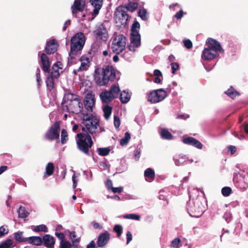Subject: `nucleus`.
Returning <instances> with one entry per match:
<instances>
[{
	"instance_id": "1",
	"label": "nucleus",
	"mask_w": 248,
	"mask_h": 248,
	"mask_svg": "<svg viewBox=\"0 0 248 248\" xmlns=\"http://www.w3.org/2000/svg\"><path fill=\"white\" fill-rule=\"evenodd\" d=\"M81 115L80 125L83 133L77 134L76 140L78 149L86 155H89L90 149L93 144L90 134L93 135L97 132L100 121L93 114L82 113Z\"/></svg>"
},
{
	"instance_id": "2",
	"label": "nucleus",
	"mask_w": 248,
	"mask_h": 248,
	"mask_svg": "<svg viewBox=\"0 0 248 248\" xmlns=\"http://www.w3.org/2000/svg\"><path fill=\"white\" fill-rule=\"evenodd\" d=\"M62 108L65 111L78 114L81 111L83 104L78 95L75 93H67L64 95Z\"/></svg>"
},
{
	"instance_id": "3",
	"label": "nucleus",
	"mask_w": 248,
	"mask_h": 248,
	"mask_svg": "<svg viewBox=\"0 0 248 248\" xmlns=\"http://www.w3.org/2000/svg\"><path fill=\"white\" fill-rule=\"evenodd\" d=\"M206 47L202 51V58L205 61H211L216 58L218 52L223 51L219 42L214 39L208 38L206 41Z\"/></svg>"
},
{
	"instance_id": "4",
	"label": "nucleus",
	"mask_w": 248,
	"mask_h": 248,
	"mask_svg": "<svg viewBox=\"0 0 248 248\" xmlns=\"http://www.w3.org/2000/svg\"><path fill=\"white\" fill-rule=\"evenodd\" d=\"M85 38L81 32L76 33L71 39L70 51L69 54L68 62H72V60L75 57L81 54L85 44Z\"/></svg>"
},
{
	"instance_id": "5",
	"label": "nucleus",
	"mask_w": 248,
	"mask_h": 248,
	"mask_svg": "<svg viewBox=\"0 0 248 248\" xmlns=\"http://www.w3.org/2000/svg\"><path fill=\"white\" fill-rule=\"evenodd\" d=\"M140 24L137 21H134L132 24L130 33L131 45L128 46L129 50L132 52L135 51L141 45V36L139 32Z\"/></svg>"
},
{
	"instance_id": "6",
	"label": "nucleus",
	"mask_w": 248,
	"mask_h": 248,
	"mask_svg": "<svg viewBox=\"0 0 248 248\" xmlns=\"http://www.w3.org/2000/svg\"><path fill=\"white\" fill-rule=\"evenodd\" d=\"M187 209L191 217H199L205 211V207L201 200L197 198L192 202L189 203Z\"/></svg>"
},
{
	"instance_id": "7",
	"label": "nucleus",
	"mask_w": 248,
	"mask_h": 248,
	"mask_svg": "<svg viewBox=\"0 0 248 248\" xmlns=\"http://www.w3.org/2000/svg\"><path fill=\"white\" fill-rule=\"evenodd\" d=\"M126 37L123 34H119L113 39L111 48L114 53L119 54L124 49L126 45Z\"/></svg>"
},
{
	"instance_id": "8",
	"label": "nucleus",
	"mask_w": 248,
	"mask_h": 248,
	"mask_svg": "<svg viewBox=\"0 0 248 248\" xmlns=\"http://www.w3.org/2000/svg\"><path fill=\"white\" fill-rule=\"evenodd\" d=\"M129 16L124 10V6L120 5L116 9V12L114 14V18L116 23L120 26H125L128 20Z\"/></svg>"
},
{
	"instance_id": "9",
	"label": "nucleus",
	"mask_w": 248,
	"mask_h": 248,
	"mask_svg": "<svg viewBox=\"0 0 248 248\" xmlns=\"http://www.w3.org/2000/svg\"><path fill=\"white\" fill-rule=\"evenodd\" d=\"M61 121L55 122L45 134V138L50 141L59 140Z\"/></svg>"
},
{
	"instance_id": "10",
	"label": "nucleus",
	"mask_w": 248,
	"mask_h": 248,
	"mask_svg": "<svg viewBox=\"0 0 248 248\" xmlns=\"http://www.w3.org/2000/svg\"><path fill=\"white\" fill-rule=\"evenodd\" d=\"M167 96V93L163 89L151 91L148 97V101L151 103H156L162 101Z\"/></svg>"
},
{
	"instance_id": "11",
	"label": "nucleus",
	"mask_w": 248,
	"mask_h": 248,
	"mask_svg": "<svg viewBox=\"0 0 248 248\" xmlns=\"http://www.w3.org/2000/svg\"><path fill=\"white\" fill-rule=\"evenodd\" d=\"M94 35L96 40L106 42L108 38V33L107 28L104 24L98 25L93 31Z\"/></svg>"
},
{
	"instance_id": "12",
	"label": "nucleus",
	"mask_w": 248,
	"mask_h": 248,
	"mask_svg": "<svg viewBox=\"0 0 248 248\" xmlns=\"http://www.w3.org/2000/svg\"><path fill=\"white\" fill-rule=\"evenodd\" d=\"M86 0H75L71 6L72 14L73 16L77 17V15L79 12H82L86 6Z\"/></svg>"
},
{
	"instance_id": "13",
	"label": "nucleus",
	"mask_w": 248,
	"mask_h": 248,
	"mask_svg": "<svg viewBox=\"0 0 248 248\" xmlns=\"http://www.w3.org/2000/svg\"><path fill=\"white\" fill-rule=\"evenodd\" d=\"M110 233L107 231L99 234L97 241L96 244L98 247L103 248L105 247L109 241Z\"/></svg>"
},
{
	"instance_id": "14",
	"label": "nucleus",
	"mask_w": 248,
	"mask_h": 248,
	"mask_svg": "<svg viewBox=\"0 0 248 248\" xmlns=\"http://www.w3.org/2000/svg\"><path fill=\"white\" fill-rule=\"evenodd\" d=\"M59 46V44L55 39L49 40L46 42L45 48L46 53L48 55L54 54L57 51Z\"/></svg>"
},
{
	"instance_id": "15",
	"label": "nucleus",
	"mask_w": 248,
	"mask_h": 248,
	"mask_svg": "<svg viewBox=\"0 0 248 248\" xmlns=\"http://www.w3.org/2000/svg\"><path fill=\"white\" fill-rule=\"evenodd\" d=\"M103 75L107 78L108 83L109 81H113L116 78V73L112 66H107L103 70Z\"/></svg>"
},
{
	"instance_id": "16",
	"label": "nucleus",
	"mask_w": 248,
	"mask_h": 248,
	"mask_svg": "<svg viewBox=\"0 0 248 248\" xmlns=\"http://www.w3.org/2000/svg\"><path fill=\"white\" fill-rule=\"evenodd\" d=\"M95 104L94 95L92 93H88L85 96L84 105L86 109L90 111H93V108Z\"/></svg>"
},
{
	"instance_id": "17",
	"label": "nucleus",
	"mask_w": 248,
	"mask_h": 248,
	"mask_svg": "<svg viewBox=\"0 0 248 248\" xmlns=\"http://www.w3.org/2000/svg\"><path fill=\"white\" fill-rule=\"evenodd\" d=\"M40 62L42 64V69L44 73H49L50 72L51 63L48 57L44 53L41 54Z\"/></svg>"
},
{
	"instance_id": "18",
	"label": "nucleus",
	"mask_w": 248,
	"mask_h": 248,
	"mask_svg": "<svg viewBox=\"0 0 248 248\" xmlns=\"http://www.w3.org/2000/svg\"><path fill=\"white\" fill-rule=\"evenodd\" d=\"M183 142L186 144L194 146L198 149H201L202 148V143L198 140L193 137H187L183 139Z\"/></svg>"
},
{
	"instance_id": "19",
	"label": "nucleus",
	"mask_w": 248,
	"mask_h": 248,
	"mask_svg": "<svg viewBox=\"0 0 248 248\" xmlns=\"http://www.w3.org/2000/svg\"><path fill=\"white\" fill-rule=\"evenodd\" d=\"M43 244L47 248H54L55 238L50 234H45L42 238Z\"/></svg>"
},
{
	"instance_id": "20",
	"label": "nucleus",
	"mask_w": 248,
	"mask_h": 248,
	"mask_svg": "<svg viewBox=\"0 0 248 248\" xmlns=\"http://www.w3.org/2000/svg\"><path fill=\"white\" fill-rule=\"evenodd\" d=\"M94 9L92 13V16L95 17L98 14L103 4V0H90Z\"/></svg>"
},
{
	"instance_id": "21",
	"label": "nucleus",
	"mask_w": 248,
	"mask_h": 248,
	"mask_svg": "<svg viewBox=\"0 0 248 248\" xmlns=\"http://www.w3.org/2000/svg\"><path fill=\"white\" fill-rule=\"evenodd\" d=\"M63 68V65L62 63L58 61L55 63L52 68V71L50 73V75L53 77L58 78L60 76V70H62Z\"/></svg>"
},
{
	"instance_id": "22",
	"label": "nucleus",
	"mask_w": 248,
	"mask_h": 248,
	"mask_svg": "<svg viewBox=\"0 0 248 248\" xmlns=\"http://www.w3.org/2000/svg\"><path fill=\"white\" fill-rule=\"evenodd\" d=\"M79 60L81 62V65L77 71L79 72L87 70L90 66L89 59L85 56H82Z\"/></svg>"
},
{
	"instance_id": "23",
	"label": "nucleus",
	"mask_w": 248,
	"mask_h": 248,
	"mask_svg": "<svg viewBox=\"0 0 248 248\" xmlns=\"http://www.w3.org/2000/svg\"><path fill=\"white\" fill-rule=\"evenodd\" d=\"M100 97L102 102L106 103L110 102L115 98V96H112L109 92L107 90L102 92L100 95Z\"/></svg>"
},
{
	"instance_id": "24",
	"label": "nucleus",
	"mask_w": 248,
	"mask_h": 248,
	"mask_svg": "<svg viewBox=\"0 0 248 248\" xmlns=\"http://www.w3.org/2000/svg\"><path fill=\"white\" fill-rule=\"evenodd\" d=\"M27 243L33 245L40 246L43 244V240L40 236H33L28 237Z\"/></svg>"
},
{
	"instance_id": "25",
	"label": "nucleus",
	"mask_w": 248,
	"mask_h": 248,
	"mask_svg": "<svg viewBox=\"0 0 248 248\" xmlns=\"http://www.w3.org/2000/svg\"><path fill=\"white\" fill-rule=\"evenodd\" d=\"M225 93L229 97L232 99H234L236 96L240 95V93L237 92L232 86H230L226 91L225 92Z\"/></svg>"
},
{
	"instance_id": "26",
	"label": "nucleus",
	"mask_w": 248,
	"mask_h": 248,
	"mask_svg": "<svg viewBox=\"0 0 248 248\" xmlns=\"http://www.w3.org/2000/svg\"><path fill=\"white\" fill-rule=\"evenodd\" d=\"M55 169L54 165L53 163L49 162L47 164L46 167V172L44 177H47L53 174Z\"/></svg>"
},
{
	"instance_id": "27",
	"label": "nucleus",
	"mask_w": 248,
	"mask_h": 248,
	"mask_svg": "<svg viewBox=\"0 0 248 248\" xmlns=\"http://www.w3.org/2000/svg\"><path fill=\"white\" fill-rule=\"evenodd\" d=\"M94 79L96 84L98 86H104L108 83L107 78L104 77L103 75H102V77L99 74L96 75L94 77Z\"/></svg>"
},
{
	"instance_id": "28",
	"label": "nucleus",
	"mask_w": 248,
	"mask_h": 248,
	"mask_svg": "<svg viewBox=\"0 0 248 248\" xmlns=\"http://www.w3.org/2000/svg\"><path fill=\"white\" fill-rule=\"evenodd\" d=\"M23 232H18L14 233V238L16 241L19 243H27L28 237H24L23 236Z\"/></svg>"
},
{
	"instance_id": "29",
	"label": "nucleus",
	"mask_w": 248,
	"mask_h": 248,
	"mask_svg": "<svg viewBox=\"0 0 248 248\" xmlns=\"http://www.w3.org/2000/svg\"><path fill=\"white\" fill-rule=\"evenodd\" d=\"M56 77H53L51 75H49L46 79V86L49 91H51L54 87V78Z\"/></svg>"
},
{
	"instance_id": "30",
	"label": "nucleus",
	"mask_w": 248,
	"mask_h": 248,
	"mask_svg": "<svg viewBox=\"0 0 248 248\" xmlns=\"http://www.w3.org/2000/svg\"><path fill=\"white\" fill-rule=\"evenodd\" d=\"M161 138L163 139L170 140L173 139V135L169 131L168 129L164 128L160 132Z\"/></svg>"
},
{
	"instance_id": "31",
	"label": "nucleus",
	"mask_w": 248,
	"mask_h": 248,
	"mask_svg": "<svg viewBox=\"0 0 248 248\" xmlns=\"http://www.w3.org/2000/svg\"><path fill=\"white\" fill-rule=\"evenodd\" d=\"M144 176L146 178L154 180L155 177V172L153 169L149 168L144 171Z\"/></svg>"
},
{
	"instance_id": "32",
	"label": "nucleus",
	"mask_w": 248,
	"mask_h": 248,
	"mask_svg": "<svg viewBox=\"0 0 248 248\" xmlns=\"http://www.w3.org/2000/svg\"><path fill=\"white\" fill-rule=\"evenodd\" d=\"M120 91L119 87L115 85H112L109 91L112 96H115V98L117 97Z\"/></svg>"
},
{
	"instance_id": "33",
	"label": "nucleus",
	"mask_w": 248,
	"mask_h": 248,
	"mask_svg": "<svg viewBox=\"0 0 248 248\" xmlns=\"http://www.w3.org/2000/svg\"><path fill=\"white\" fill-rule=\"evenodd\" d=\"M17 212L18 213V217L20 218H26L29 214V213L26 211L25 208L22 206H20Z\"/></svg>"
},
{
	"instance_id": "34",
	"label": "nucleus",
	"mask_w": 248,
	"mask_h": 248,
	"mask_svg": "<svg viewBox=\"0 0 248 248\" xmlns=\"http://www.w3.org/2000/svg\"><path fill=\"white\" fill-rule=\"evenodd\" d=\"M130 97L127 93L124 91L121 93L120 99L122 103H126L130 100Z\"/></svg>"
},
{
	"instance_id": "35",
	"label": "nucleus",
	"mask_w": 248,
	"mask_h": 248,
	"mask_svg": "<svg viewBox=\"0 0 248 248\" xmlns=\"http://www.w3.org/2000/svg\"><path fill=\"white\" fill-rule=\"evenodd\" d=\"M61 142L62 144H65L68 140V135L67 131L65 129H63L61 131Z\"/></svg>"
},
{
	"instance_id": "36",
	"label": "nucleus",
	"mask_w": 248,
	"mask_h": 248,
	"mask_svg": "<svg viewBox=\"0 0 248 248\" xmlns=\"http://www.w3.org/2000/svg\"><path fill=\"white\" fill-rule=\"evenodd\" d=\"M131 136L130 134L128 132H126L124 134V138L121 139L120 143L122 146L126 145L130 140Z\"/></svg>"
},
{
	"instance_id": "37",
	"label": "nucleus",
	"mask_w": 248,
	"mask_h": 248,
	"mask_svg": "<svg viewBox=\"0 0 248 248\" xmlns=\"http://www.w3.org/2000/svg\"><path fill=\"white\" fill-rule=\"evenodd\" d=\"M32 230L35 232H48V229L46 225L42 224L35 226Z\"/></svg>"
},
{
	"instance_id": "38",
	"label": "nucleus",
	"mask_w": 248,
	"mask_h": 248,
	"mask_svg": "<svg viewBox=\"0 0 248 248\" xmlns=\"http://www.w3.org/2000/svg\"><path fill=\"white\" fill-rule=\"evenodd\" d=\"M138 6V4L137 2H130L127 5H125L124 8H125L127 10L131 12H133L137 9Z\"/></svg>"
},
{
	"instance_id": "39",
	"label": "nucleus",
	"mask_w": 248,
	"mask_h": 248,
	"mask_svg": "<svg viewBox=\"0 0 248 248\" xmlns=\"http://www.w3.org/2000/svg\"><path fill=\"white\" fill-rule=\"evenodd\" d=\"M104 117L108 120L112 112V108L108 105L105 106L103 108Z\"/></svg>"
},
{
	"instance_id": "40",
	"label": "nucleus",
	"mask_w": 248,
	"mask_h": 248,
	"mask_svg": "<svg viewBox=\"0 0 248 248\" xmlns=\"http://www.w3.org/2000/svg\"><path fill=\"white\" fill-rule=\"evenodd\" d=\"M113 230L117 233V237H120L123 232L122 226L120 224H116L114 226Z\"/></svg>"
},
{
	"instance_id": "41",
	"label": "nucleus",
	"mask_w": 248,
	"mask_h": 248,
	"mask_svg": "<svg viewBox=\"0 0 248 248\" xmlns=\"http://www.w3.org/2000/svg\"><path fill=\"white\" fill-rule=\"evenodd\" d=\"M147 11L146 9L143 8L142 9H140L138 12V16L144 21H146L148 19L147 17Z\"/></svg>"
},
{
	"instance_id": "42",
	"label": "nucleus",
	"mask_w": 248,
	"mask_h": 248,
	"mask_svg": "<svg viewBox=\"0 0 248 248\" xmlns=\"http://www.w3.org/2000/svg\"><path fill=\"white\" fill-rule=\"evenodd\" d=\"M12 244V240L7 239L0 244V248H10Z\"/></svg>"
},
{
	"instance_id": "43",
	"label": "nucleus",
	"mask_w": 248,
	"mask_h": 248,
	"mask_svg": "<svg viewBox=\"0 0 248 248\" xmlns=\"http://www.w3.org/2000/svg\"><path fill=\"white\" fill-rule=\"evenodd\" d=\"M110 151L108 148H99L98 149V154L101 156L108 155Z\"/></svg>"
},
{
	"instance_id": "44",
	"label": "nucleus",
	"mask_w": 248,
	"mask_h": 248,
	"mask_svg": "<svg viewBox=\"0 0 248 248\" xmlns=\"http://www.w3.org/2000/svg\"><path fill=\"white\" fill-rule=\"evenodd\" d=\"M124 218L126 219H130L136 220H140V215L134 214H126L124 216Z\"/></svg>"
},
{
	"instance_id": "45",
	"label": "nucleus",
	"mask_w": 248,
	"mask_h": 248,
	"mask_svg": "<svg viewBox=\"0 0 248 248\" xmlns=\"http://www.w3.org/2000/svg\"><path fill=\"white\" fill-rule=\"evenodd\" d=\"M232 192V190L230 187L225 186L221 189L222 194L225 197L229 196Z\"/></svg>"
},
{
	"instance_id": "46",
	"label": "nucleus",
	"mask_w": 248,
	"mask_h": 248,
	"mask_svg": "<svg viewBox=\"0 0 248 248\" xmlns=\"http://www.w3.org/2000/svg\"><path fill=\"white\" fill-rule=\"evenodd\" d=\"M181 241V239L179 238H175L171 241L170 247L173 248H179L180 247Z\"/></svg>"
},
{
	"instance_id": "47",
	"label": "nucleus",
	"mask_w": 248,
	"mask_h": 248,
	"mask_svg": "<svg viewBox=\"0 0 248 248\" xmlns=\"http://www.w3.org/2000/svg\"><path fill=\"white\" fill-rule=\"evenodd\" d=\"M59 248H73L71 243L67 240L60 242Z\"/></svg>"
},
{
	"instance_id": "48",
	"label": "nucleus",
	"mask_w": 248,
	"mask_h": 248,
	"mask_svg": "<svg viewBox=\"0 0 248 248\" xmlns=\"http://www.w3.org/2000/svg\"><path fill=\"white\" fill-rule=\"evenodd\" d=\"M172 73L175 74L177 70L179 69V65L177 62H171L170 64Z\"/></svg>"
},
{
	"instance_id": "49",
	"label": "nucleus",
	"mask_w": 248,
	"mask_h": 248,
	"mask_svg": "<svg viewBox=\"0 0 248 248\" xmlns=\"http://www.w3.org/2000/svg\"><path fill=\"white\" fill-rule=\"evenodd\" d=\"M55 235L57 236L58 239L60 240V242L65 241V235L62 232H55Z\"/></svg>"
},
{
	"instance_id": "50",
	"label": "nucleus",
	"mask_w": 248,
	"mask_h": 248,
	"mask_svg": "<svg viewBox=\"0 0 248 248\" xmlns=\"http://www.w3.org/2000/svg\"><path fill=\"white\" fill-rule=\"evenodd\" d=\"M121 124V121L118 116L115 115L114 116V125L116 128H118Z\"/></svg>"
},
{
	"instance_id": "51",
	"label": "nucleus",
	"mask_w": 248,
	"mask_h": 248,
	"mask_svg": "<svg viewBox=\"0 0 248 248\" xmlns=\"http://www.w3.org/2000/svg\"><path fill=\"white\" fill-rule=\"evenodd\" d=\"M183 43L187 49H190L192 47V43L189 39L184 40Z\"/></svg>"
},
{
	"instance_id": "52",
	"label": "nucleus",
	"mask_w": 248,
	"mask_h": 248,
	"mask_svg": "<svg viewBox=\"0 0 248 248\" xmlns=\"http://www.w3.org/2000/svg\"><path fill=\"white\" fill-rule=\"evenodd\" d=\"M80 241V238L74 239L72 240V246L73 248H78Z\"/></svg>"
},
{
	"instance_id": "53",
	"label": "nucleus",
	"mask_w": 248,
	"mask_h": 248,
	"mask_svg": "<svg viewBox=\"0 0 248 248\" xmlns=\"http://www.w3.org/2000/svg\"><path fill=\"white\" fill-rule=\"evenodd\" d=\"M37 73H36V80L38 84V86H39L41 84V82L42 81L41 78V75H40V70L39 68H37Z\"/></svg>"
},
{
	"instance_id": "54",
	"label": "nucleus",
	"mask_w": 248,
	"mask_h": 248,
	"mask_svg": "<svg viewBox=\"0 0 248 248\" xmlns=\"http://www.w3.org/2000/svg\"><path fill=\"white\" fill-rule=\"evenodd\" d=\"M111 190L114 193H121L123 190V187H111Z\"/></svg>"
},
{
	"instance_id": "55",
	"label": "nucleus",
	"mask_w": 248,
	"mask_h": 248,
	"mask_svg": "<svg viewBox=\"0 0 248 248\" xmlns=\"http://www.w3.org/2000/svg\"><path fill=\"white\" fill-rule=\"evenodd\" d=\"M92 224L93 227L95 229H99L100 230H101L103 229V226L101 225H100L99 223L96 221H93L92 222Z\"/></svg>"
},
{
	"instance_id": "56",
	"label": "nucleus",
	"mask_w": 248,
	"mask_h": 248,
	"mask_svg": "<svg viewBox=\"0 0 248 248\" xmlns=\"http://www.w3.org/2000/svg\"><path fill=\"white\" fill-rule=\"evenodd\" d=\"M132 239V235L130 231L126 232V244H128Z\"/></svg>"
},
{
	"instance_id": "57",
	"label": "nucleus",
	"mask_w": 248,
	"mask_h": 248,
	"mask_svg": "<svg viewBox=\"0 0 248 248\" xmlns=\"http://www.w3.org/2000/svg\"><path fill=\"white\" fill-rule=\"evenodd\" d=\"M8 232V231H6V229L3 226L0 227V237L4 236L5 234H7Z\"/></svg>"
},
{
	"instance_id": "58",
	"label": "nucleus",
	"mask_w": 248,
	"mask_h": 248,
	"mask_svg": "<svg viewBox=\"0 0 248 248\" xmlns=\"http://www.w3.org/2000/svg\"><path fill=\"white\" fill-rule=\"evenodd\" d=\"M183 11L182 10H181L176 13V14L174 16V17H176L177 19H180L183 17Z\"/></svg>"
},
{
	"instance_id": "59",
	"label": "nucleus",
	"mask_w": 248,
	"mask_h": 248,
	"mask_svg": "<svg viewBox=\"0 0 248 248\" xmlns=\"http://www.w3.org/2000/svg\"><path fill=\"white\" fill-rule=\"evenodd\" d=\"M72 181L73 183V186L74 188H75L77 186L78 180L75 174H74L72 176Z\"/></svg>"
},
{
	"instance_id": "60",
	"label": "nucleus",
	"mask_w": 248,
	"mask_h": 248,
	"mask_svg": "<svg viewBox=\"0 0 248 248\" xmlns=\"http://www.w3.org/2000/svg\"><path fill=\"white\" fill-rule=\"evenodd\" d=\"M228 150L230 151L231 155L234 154L236 151V148L233 145H230L228 147Z\"/></svg>"
},
{
	"instance_id": "61",
	"label": "nucleus",
	"mask_w": 248,
	"mask_h": 248,
	"mask_svg": "<svg viewBox=\"0 0 248 248\" xmlns=\"http://www.w3.org/2000/svg\"><path fill=\"white\" fill-rule=\"evenodd\" d=\"M106 186L108 189H111V187H113L112 181L108 179L106 183Z\"/></svg>"
},
{
	"instance_id": "62",
	"label": "nucleus",
	"mask_w": 248,
	"mask_h": 248,
	"mask_svg": "<svg viewBox=\"0 0 248 248\" xmlns=\"http://www.w3.org/2000/svg\"><path fill=\"white\" fill-rule=\"evenodd\" d=\"M154 74L156 77H162V74L161 71L158 69H155L154 71Z\"/></svg>"
},
{
	"instance_id": "63",
	"label": "nucleus",
	"mask_w": 248,
	"mask_h": 248,
	"mask_svg": "<svg viewBox=\"0 0 248 248\" xmlns=\"http://www.w3.org/2000/svg\"><path fill=\"white\" fill-rule=\"evenodd\" d=\"M95 248V243L94 241H92L87 246L86 248Z\"/></svg>"
},
{
	"instance_id": "64",
	"label": "nucleus",
	"mask_w": 248,
	"mask_h": 248,
	"mask_svg": "<svg viewBox=\"0 0 248 248\" xmlns=\"http://www.w3.org/2000/svg\"><path fill=\"white\" fill-rule=\"evenodd\" d=\"M244 182L247 185V186H248V173L244 175Z\"/></svg>"
}]
</instances>
